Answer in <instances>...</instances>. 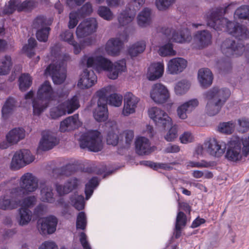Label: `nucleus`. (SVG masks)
<instances>
[{"instance_id":"nucleus-24","label":"nucleus","mask_w":249,"mask_h":249,"mask_svg":"<svg viewBox=\"0 0 249 249\" xmlns=\"http://www.w3.org/2000/svg\"><path fill=\"white\" fill-rule=\"evenodd\" d=\"M13 189L10 192V195H6L0 198V209L2 210L12 209L18 206L17 197H20L19 196H16L12 193Z\"/></svg>"},{"instance_id":"nucleus-1","label":"nucleus","mask_w":249,"mask_h":249,"mask_svg":"<svg viewBox=\"0 0 249 249\" xmlns=\"http://www.w3.org/2000/svg\"><path fill=\"white\" fill-rule=\"evenodd\" d=\"M234 5L231 3L224 7L216 8L208 13L206 17L208 26L217 31H225L239 40L249 38V31L246 26L229 21L222 16L228 12Z\"/></svg>"},{"instance_id":"nucleus-29","label":"nucleus","mask_w":249,"mask_h":249,"mask_svg":"<svg viewBox=\"0 0 249 249\" xmlns=\"http://www.w3.org/2000/svg\"><path fill=\"white\" fill-rule=\"evenodd\" d=\"M79 184V180L76 178H71L68 180L63 186L56 184V190L59 195L62 196L76 188Z\"/></svg>"},{"instance_id":"nucleus-37","label":"nucleus","mask_w":249,"mask_h":249,"mask_svg":"<svg viewBox=\"0 0 249 249\" xmlns=\"http://www.w3.org/2000/svg\"><path fill=\"white\" fill-rule=\"evenodd\" d=\"M12 63L10 55H5L0 59V75L7 74L10 71Z\"/></svg>"},{"instance_id":"nucleus-44","label":"nucleus","mask_w":249,"mask_h":249,"mask_svg":"<svg viewBox=\"0 0 249 249\" xmlns=\"http://www.w3.org/2000/svg\"><path fill=\"white\" fill-rule=\"evenodd\" d=\"M186 223V216L185 214L182 212H179L177 216L175 226L176 238H178L179 236L180 230L182 227L185 226Z\"/></svg>"},{"instance_id":"nucleus-11","label":"nucleus","mask_w":249,"mask_h":249,"mask_svg":"<svg viewBox=\"0 0 249 249\" xmlns=\"http://www.w3.org/2000/svg\"><path fill=\"white\" fill-rule=\"evenodd\" d=\"M98 24L96 18H89L81 22L77 26L76 35L78 39L89 36L96 31Z\"/></svg>"},{"instance_id":"nucleus-63","label":"nucleus","mask_w":249,"mask_h":249,"mask_svg":"<svg viewBox=\"0 0 249 249\" xmlns=\"http://www.w3.org/2000/svg\"><path fill=\"white\" fill-rule=\"evenodd\" d=\"M211 163L204 160L200 161H189L187 162V166L191 168H208Z\"/></svg>"},{"instance_id":"nucleus-19","label":"nucleus","mask_w":249,"mask_h":249,"mask_svg":"<svg viewBox=\"0 0 249 249\" xmlns=\"http://www.w3.org/2000/svg\"><path fill=\"white\" fill-rule=\"evenodd\" d=\"M126 40V36H120L119 38H112L109 39L105 47L106 52L111 55H118L122 48L123 41H125Z\"/></svg>"},{"instance_id":"nucleus-27","label":"nucleus","mask_w":249,"mask_h":249,"mask_svg":"<svg viewBox=\"0 0 249 249\" xmlns=\"http://www.w3.org/2000/svg\"><path fill=\"white\" fill-rule=\"evenodd\" d=\"M164 70L163 62H157L151 64L148 68L147 76L148 79L153 81L157 79L163 75Z\"/></svg>"},{"instance_id":"nucleus-61","label":"nucleus","mask_w":249,"mask_h":249,"mask_svg":"<svg viewBox=\"0 0 249 249\" xmlns=\"http://www.w3.org/2000/svg\"><path fill=\"white\" fill-rule=\"evenodd\" d=\"M175 1L176 0H156V5L159 10H165Z\"/></svg>"},{"instance_id":"nucleus-47","label":"nucleus","mask_w":249,"mask_h":249,"mask_svg":"<svg viewBox=\"0 0 249 249\" xmlns=\"http://www.w3.org/2000/svg\"><path fill=\"white\" fill-rule=\"evenodd\" d=\"M159 53L161 56H174L176 54V52L173 49L172 44L168 43L160 48Z\"/></svg>"},{"instance_id":"nucleus-16","label":"nucleus","mask_w":249,"mask_h":249,"mask_svg":"<svg viewBox=\"0 0 249 249\" xmlns=\"http://www.w3.org/2000/svg\"><path fill=\"white\" fill-rule=\"evenodd\" d=\"M57 222V219L53 215L42 218L38 221V230L42 234L53 233L56 230Z\"/></svg>"},{"instance_id":"nucleus-25","label":"nucleus","mask_w":249,"mask_h":249,"mask_svg":"<svg viewBox=\"0 0 249 249\" xmlns=\"http://www.w3.org/2000/svg\"><path fill=\"white\" fill-rule=\"evenodd\" d=\"M194 40L198 49H202L212 43V35L207 31L203 30L197 32L194 36Z\"/></svg>"},{"instance_id":"nucleus-55","label":"nucleus","mask_w":249,"mask_h":249,"mask_svg":"<svg viewBox=\"0 0 249 249\" xmlns=\"http://www.w3.org/2000/svg\"><path fill=\"white\" fill-rule=\"evenodd\" d=\"M73 166L71 164H68L61 168H56L53 170V176L57 175L58 176H70L72 173Z\"/></svg>"},{"instance_id":"nucleus-42","label":"nucleus","mask_w":249,"mask_h":249,"mask_svg":"<svg viewBox=\"0 0 249 249\" xmlns=\"http://www.w3.org/2000/svg\"><path fill=\"white\" fill-rule=\"evenodd\" d=\"M19 88L21 91L26 90L32 84L31 76L27 73H23L19 77Z\"/></svg>"},{"instance_id":"nucleus-40","label":"nucleus","mask_w":249,"mask_h":249,"mask_svg":"<svg viewBox=\"0 0 249 249\" xmlns=\"http://www.w3.org/2000/svg\"><path fill=\"white\" fill-rule=\"evenodd\" d=\"M19 219L18 220L20 225H27L31 220L32 212L28 209L21 208L19 210Z\"/></svg>"},{"instance_id":"nucleus-12","label":"nucleus","mask_w":249,"mask_h":249,"mask_svg":"<svg viewBox=\"0 0 249 249\" xmlns=\"http://www.w3.org/2000/svg\"><path fill=\"white\" fill-rule=\"evenodd\" d=\"M150 97L157 104H163L169 98L170 94L167 88L160 83H157L152 87Z\"/></svg>"},{"instance_id":"nucleus-41","label":"nucleus","mask_w":249,"mask_h":249,"mask_svg":"<svg viewBox=\"0 0 249 249\" xmlns=\"http://www.w3.org/2000/svg\"><path fill=\"white\" fill-rule=\"evenodd\" d=\"M112 87L108 86L106 87L103 88L96 92V96L98 98L97 104L99 105H107V95L111 90Z\"/></svg>"},{"instance_id":"nucleus-59","label":"nucleus","mask_w":249,"mask_h":249,"mask_svg":"<svg viewBox=\"0 0 249 249\" xmlns=\"http://www.w3.org/2000/svg\"><path fill=\"white\" fill-rule=\"evenodd\" d=\"M123 96L117 93L111 94L108 99V104L114 107H120L122 103Z\"/></svg>"},{"instance_id":"nucleus-7","label":"nucleus","mask_w":249,"mask_h":249,"mask_svg":"<svg viewBox=\"0 0 249 249\" xmlns=\"http://www.w3.org/2000/svg\"><path fill=\"white\" fill-rule=\"evenodd\" d=\"M222 53L228 57H237L240 56L243 53L249 63V44L245 45L241 42L230 39H226L221 45Z\"/></svg>"},{"instance_id":"nucleus-32","label":"nucleus","mask_w":249,"mask_h":249,"mask_svg":"<svg viewBox=\"0 0 249 249\" xmlns=\"http://www.w3.org/2000/svg\"><path fill=\"white\" fill-rule=\"evenodd\" d=\"M137 10H131L130 8L122 12L118 17V21L122 26L127 25L131 22L136 14Z\"/></svg>"},{"instance_id":"nucleus-10","label":"nucleus","mask_w":249,"mask_h":249,"mask_svg":"<svg viewBox=\"0 0 249 249\" xmlns=\"http://www.w3.org/2000/svg\"><path fill=\"white\" fill-rule=\"evenodd\" d=\"M242 157L240 138L232 137L228 143L225 158L228 160L236 162L240 160Z\"/></svg>"},{"instance_id":"nucleus-2","label":"nucleus","mask_w":249,"mask_h":249,"mask_svg":"<svg viewBox=\"0 0 249 249\" xmlns=\"http://www.w3.org/2000/svg\"><path fill=\"white\" fill-rule=\"evenodd\" d=\"M82 62L83 63H86L88 68L92 67L99 72L103 71H107L108 77L113 80L118 78L119 73L126 70V61L124 59L112 63L109 59L101 55H85Z\"/></svg>"},{"instance_id":"nucleus-31","label":"nucleus","mask_w":249,"mask_h":249,"mask_svg":"<svg viewBox=\"0 0 249 249\" xmlns=\"http://www.w3.org/2000/svg\"><path fill=\"white\" fill-rule=\"evenodd\" d=\"M62 105L66 114H71L80 107L79 98L74 95L62 103Z\"/></svg>"},{"instance_id":"nucleus-36","label":"nucleus","mask_w":249,"mask_h":249,"mask_svg":"<svg viewBox=\"0 0 249 249\" xmlns=\"http://www.w3.org/2000/svg\"><path fill=\"white\" fill-rule=\"evenodd\" d=\"M146 47V43L144 41L137 42L132 45L128 49V53L131 57H135L143 52Z\"/></svg>"},{"instance_id":"nucleus-22","label":"nucleus","mask_w":249,"mask_h":249,"mask_svg":"<svg viewBox=\"0 0 249 249\" xmlns=\"http://www.w3.org/2000/svg\"><path fill=\"white\" fill-rule=\"evenodd\" d=\"M81 125L78 114L69 116L61 122L59 130L62 132L70 131L77 128Z\"/></svg>"},{"instance_id":"nucleus-50","label":"nucleus","mask_w":249,"mask_h":249,"mask_svg":"<svg viewBox=\"0 0 249 249\" xmlns=\"http://www.w3.org/2000/svg\"><path fill=\"white\" fill-rule=\"evenodd\" d=\"M97 13L100 17L106 20L110 21L113 18V13L110 9L107 6H99Z\"/></svg>"},{"instance_id":"nucleus-49","label":"nucleus","mask_w":249,"mask_h":249,"mask_svg":"<svg viewBox=\"0 0 249 249\" xmlns=\"http://www.w3.org/2000/svg\"><path fill=\"white\" fill-rule=\"evenodd\" d=\"M70 200L72 205L77 210H81L84 209L85 202L84 198L83 196L75 194L71 196Z\"/></svg>"},{"instance_id":"nucleus-64","label":"nucleus","mask_w":249,"mask_h":249,"mask_svg":"<svg viewBox=\"0 0 249 249\" xmlns=\"http://www.w3.org/2000/svg\"><path fill=\"white\" fill-rule=\"evenodd\" d=\"M60 37L61 40L67 42L69 44L73 43L74 40L73 33L69 30L62 32L60 35Z\"/></svg>"},{"instance_id":"nucleus-54","label":"nucleus","mask_w":249,"mask_h":249,"mask_svg":"<svg viewBox=\"0 0 249 249\" xmlns=\"http://www.w3.org/2000/svg\"><path fill=\"white\" fill-rule=\"evenodd\" d=\"M50 114L52 119H56L63 115H66V113L62 104H61L56 107L51 108Z\"/></svg>"},{"instance_id":"nucleus-60","label":"nucleus","mask_w":249,"mask_h":249,"mask_svg":"<svg viewBox=\"0 0 249 249\" xmlns=\"http://www.w3.org/2000/svg\"><path fill=\"white\" fill-rule=\"evenodd\" d=\"M28 42V45L23 46V51L27 53L29 57H31L34 54L33 49L36 46V42L35 39L33 38H30Z\"/></svg>"},{"instance_id":"nucleus-33","label":"nucleus","mask_w":249,"mask_h":249,"mask_svg":"<svg viewBox=\"0 0 249 249\" xmlns=\"http://www.w3.org/2000/svg\"><path fill=\"white\" fill-rule=\"evenodd\" d=\"M97 107L93 112L94 118L98 122H104L108 118L107 105L97 104Z\"/></svg>"},{"instance_id":"nucleus-46","label":"nucleus","mask_w":249,"mask_h":249,"mask_svg":"<svg viewBox=\"0 0 249 249\" xmlns=\"http://www.w3.org/2000/svg\"><path fill=\"white\" fill-rule=\"evenodd\" d=\"M119 130L117 128L109 131L107 136V142L109 145H116L119 142Z\"/></svg>"},{"instance_id":"nucleus-62","label":"nucleus","mask_w":249,"mask_h":249,"mask_svg":"<svg viewBox=\"0 0 249 249\" xmlns=\"http://www.w3.org/2000/svg\"><path fill=\"white\" fill-rule=\"evenodd\" d=\"M141 164L149 166L152 168L157 170L158 169H170V166L165 163H156L149 161H141Z\"/></svg>"},{"instance_id":"nucleus-20","label":"nucleus","mask_w":249,"mask_h":249,"mask_svg":"<svg viewBox=\"0 0 249 249\" xmlns=\"http://www.w3.org/2000/svg\"><path fill=\"white\" fill-rule=\"evenodd\" d=\"M187 65V61L182 58H173L167 64V71L171 74H178L186 68Z\"/></svg>"},{"instance_id":"nucleus-13","label":"nucleus","mask_w":249,"mask_h":249,"mask_svg":"<svg viewBox=\"0 0 249 249\" xmlns=\"http://www.w3.org/2000/svg\"><path fill=\"white\" fill-rule=\"evenodd\" d=\"M41 135L38 148L43 151L49 150L59 143L56 134L50 130L42 131Z\"/></svg>"},{"instance_id":"nucleus-17","label":"nucleus","mask_w":249,"mask_h":249,"mask_svg":"<svg viewBox=\"0 0 249 249\" xmlns=\"http://www.w3.org/2000/svg\"><path fill=\"white\" fill-rule=\"evenodd\" d=\"M167 38L178 43H183L189 41L191 39L190 31L185 28L180 31H172L170 29L167 28L164 31Z\"/></svg>"},{"instance_id":"nucleus-15","label":"nucleus","mask_w":249,"mask_h":249,"mask_svg":"<svg viewBox=\"0 0 249 249\" xmlns=\"http://www.w3.org/2000/svg\"><path fill=\"white\" fill-rule=\"evenodd\" d=\"M140 99L130 92H128L124 96V104L122 114L124 116L135 112Z\"/></svg>"},{"instance_id":"nucleus-30","label":"nucleus","mask_w":249,"mask_h":249,"mask_svg":"<svg viewBox=\"0 0 249 249\" xmlns=\"http://www.w3.org/2000/svg\"><path fill=\"white\" fill-rule=\"evenodd\" d=\"M198 79L201 86L206 88L212 84L213 74L209 69H201L198 72Z\"/></svg>"},{"instance_id":"nucleus-38","label":"nucleus","mask_w":249,"mask_h":249,"mask_svg":"<svg viewBox=\"0 0 249 249\" xmlns=\"http://www.w3.org/2000/svg\"><path fill=\"white\" fill-rule=\"evenodd\" d=\"M53 20L51 18L47 19L43 16H38L36 17L34 20L32 26L35 29H39L44 27H48Z\"/></svg>"},{"instance_id":"nucleus-8","label":"nucleus","mask_w":249,"mask_h":249,"mask_svg":"<svg viewBox=\"0 0 249 249\" xmlns=\"http://www.w3.org/2000/svg\"><path fill=\"white\" fill-rule=\"evenodd\" d=\"M20 187L13 189L12 193L16 196L23 197L30 193L35 191L38 186V180L30 173L23 175L20 179Z\"/></svg>"},{"instance_id":"nucleus-6","label":"nucleus","mask_w":249,"mask_h":249,"mask_svg":"<svg viewBox=\"0 0 249 249\" xmlns=\"http://www.w3.org/2000/svg\"><path fill=\"white\" fill-rule=\"evenodd\" d=\"M79 142L81 148H87L94 152L100 151L103 148L102 136L97 130H90L83 133Z\"/></svg>"},{"instance_id":"nucleus-28","label":"nucleus","mask_w":249,"mask_h":249,"mask_svg":"<svg viewBox=\"0 0 249 249\" xmlns=\"http://www.w3.org/2000/svg\"><path fill=\"white\" fill-rule=\"evenodd\" d=\"M25 136V131L22 128L17 127L11 130L6 135V140L11 144L17 143L23 139Z\"/></svg>"},{"instance_id":"nucleus-53","label":"nucleus","mask_w":249,"mask_h":249,"mask_svg":"<svg viewBox=\"0 0 249 249\" xmlns=\"http://www.w3.org/2000/svg\"><path fill=\"white\" fill-rule=\"evenodd\" d=\"M15 100L13 98L10 97L6 101L2 108V114L3 116H6L10 113L15 107Z\"/></svg>"},{"instance_id":"nucleus-43","label":"nucleus","mask_w":249,"mask_h":249,"mask_svg":"<svg viewBox=\"0 0 249 249\" xmlns=\"http://www.w3.org/2000/svg\"><path fill=\"white\" fill-rule=\"evenodd\" d=\"M99 181L97 177H93L85 185V193L86 199H89L93 194L94 189L98 185Z\"/></svg>"},{"instance_id":"nucleus-14","label":"nucleus","mask_w":249,"mask_h":249,"mask_svg":"<svg viewBox=\"0 0 249 249\" xmlns=\"http://www.w3.org/2000/svg\"><path fill=\"white\" fill-rule=\"evenodd\" d=\"M205 148L210 155L215 157L221 156L225 151L226 144L223 142H218L215 138L210 139L204 143Z\"/></svg>"},{"instance_id":"nucleus-52","label":"nucleus","mask_w":249,"mask_h":249,"mask_svg":"<svg viewBox=\"0 0 249 249\" xmlns=\"http://www.w3.org/2000/svg\"><path fill=\"white\" fill-rule=\"evenodd\" d=\"M18 201V206H20L21 208H25L28 209L34 206L36 201V197L35 196H29L20 201L18 197H17Z\"/></svg>"},{"instance_id":"nucleus-23","label":"nucleus","mask_w":249,"mask_h":249,"mask_svg":"<svg viewBox=\"0 0 249 249\" xmlns=\"http://www.w3.org/2000/svg\"><path fill=\"white\" fill-rule=\"evenodd\" d=\"M199 104L196 99H191L179 106L177 109L178 117L182 120L187 118V114L191 112Z\"/></svg>"},{"instance_id":"nucleus-21","label":"nucleus","mask_w":249,"mask_h":249,"mask_svg":"<svg viewBox=\"0 0 249 249\" xmlns=\"http://www.w3.org/2000/svg\"><path fill=\"white\" fill-rule=\"evenodd\" d=\"M136 152L139 155H146L150 154L155 149L151 147L149 140L144 137H139L135 141Z\"/></svg>"},{"instance_id":"nucleus-58","label":"nucleus","mask_w":249,"mask_h":249,"mask_svg":"<svg viewBox=\"0 0 249 249\" xmlns=\"http://www.w3.org/2000/svg\"><path fill=\"white\" fill-rule=\"evenodd\" d=\"M92 12L93 9L91 4L89 2H86L77 12L80 17L83 18L89 15Z\"/></svg>"},{"instance_id":"nucleus-39","label":"nucleus","mask_w":249,"mask_h":249,"mask_svg":"<svg viewBox=\"0 0 249 249\" xmlns=\"http://www.w3.org/2000/svg\"><path fill=\"white\" fill-rule=\"evenodd\" d=\"M234 18L249 21V5H243L238 7L234 12Z\"/></svg>"},{"instance_id":"nucleus-26","label":"nucleus","mask_w":249,"mask_h":249,"mask_svg":"<svg viewBox=\"0 0 249 249\" xmlns=\"http://www.w3.org/2000/svg\"><path fill=\"white\" fill-rule=\"evenodd\" d=\"M40 199L42 201L52 203L54 202L53 187L47 181L40 182Z\"/></svg>"},{"instance_id":"nucleus-34","label":"nucleus","mask_w":249,"mask_h":249,"mask_svg":"<svg viewBox=\"0 0 249 249\" xmlns=\"http://www.w3.org/2000/svg\"><path fill=\"white\" fill-rule=\"evenodd\" d=\"M151 11L148 8H144L138 15L137 21L138 25L142 27L149 25L151 20Z\"/></svg>"},{"instance_id":"nucleus-3","label":"nucleus","mask_w":249,"mask_h":249,"mask_svg":"<svg viewBox=\"0 0 249 249\" xmlns=\"http://www.w3.org/2000/svg\"><path fill=\"white\" fill-rule=\"evenodd\" d=\"M231 94L227 88L213 87L204 93L207 103L206 112L210 116H214L220 111Z\"/></svg>"},{"instance_id":"nucleus-35","label":"nucleus","mask_w":249,"mask_h":249,"mask_svg":"<svg viewBox=\"0 0 249 249\" xmlns=\"http://www.w3.org/2000/svg\"><path fill=\"white\" fill-rule=\"evenodd\" d=\"M21 152L19 150L14 154L10 164V168L12 170H18L25 166Z\"/></svg>"},{"instance_id":"nucleus-45","label":"nucleus","mask_w":249,"mask_h":249,"mask_svg":"<svg viewBox=\"0 0 249 249\" xmlns=\"http://www.w3.org/2000/svg\"><path fill=\"white\" fill-rule=\"evenodd\" d=\"M190 83L186 80L178 82L175 86V92L177 95L185 94L190 88Z\"/></svg>"},{"instance_id":"nucleus-48","label":"nucleus","mask_w":249,"mask_h":249,"mask_svg":"<svg viewBox=\"0 0 249 249\" xmlns=\"http://www.w3.org/2000/svg\"><path fill=\"white\" fill-rule=\"evenodd\" d=\"M36 3L33 0H26L21 3L16 0L17 10L18 11H29L36 6Z\"/></svg>"},{"instance_id":"nucleus-51","label":"nucleus","mask_w":249,"mask_h":249,"mask_svg":"<svg viewBox=\"0 0 249 249\" xmlns=\"http://www.w3.org/2000/svg\"><path fill=\"white\" fill-rule=\"evenodd\" d=\"M235 124L232 121L220 123L218 127L219 132L226 134H231L233 132Z\"/></svg>"},{"instance_id":"nucleus-5","label":"nucleus","mask_w":249,"mask_h":249,"mask_svg":"<svg viewBox=\"0 0 249 249\" xmlns=\"http://www.w3.org/2000/svg\"><path fill=\"white\" fill-rule=\"evenodd\" d=\"M55 96L50 83L45 81L38 89L36 98L33 101L34 114L40 115L49 107L50 102L55 100Z\"/></svg>"},{"instance_id":"nucleus-18","label":"nucleus","mask_w":249,"mask_h":249,"mask_svg":"<svg viewBox=\"0 0 249 249\" xmlns=\"http://www.w3.org/2000/svg\"><path fill=\"white\" fill-rule=\"evenodd\" d=\"M97 77L93 71L86 69L81 75L77 84L78 87L81 89L91 88L97 82Z\"/></svg>"},{"instance_id":"nucleus-56","label":"nucleus","mask_w":249,"mask_h":249,"mask_svg":"<svg viewBox=\"0 0 249 249\" xmlns=\"http://www.w3.org/2000/svg\"><path fill=\"white\" fill-rule=\"evenodd\" d=\"M36 32V36L39 41L46 42L48 40V35L50 28L48 27H44L38 29Z\"/></svg>"},{"instance_id":"nucleus-57","label":"nucleus","mask_w":249,"mask_h":249,"mask_svg":"<svg viewBox=\"0 0 249 249\" xmlns=\"http://www.w3.org/2000/svg\"><path fill=\"white\" fill-rule=\"evenodd\" d=\"M87 225V217L84 212H80L77 217L76 228L77 229L84 230Z\"/></svg>"},{"instance_id":"nucleus-4","label":"nucleus","mask_w":249,"mask_h":249,"mask_svg":"<svg viewBox=\"0 0 249 249\" xmlns=\"http://www.w3.org/2000/svg\"><path fill=\"white\" fill-rule=\"evenodd\" d=\"M60 48L58 45H55L51 48V54L55 57L58 58L55 64H50L46 69V75L51 76L52 80L55 84H61L64 82L66 78V69L65 61L70 59L68 54H64L63 56L59 54Z\"/></svg>"},{"instance_id":"nucleus-9","label":"nucleus","mask_w":249,"mask_h":249,"mask_svg":"<svg viewBox=\"0 0 249 249\" xmlns=\"http://www.w3.org/2000/svg\"><path fill=\"white\" fill-rule=\"evenodd\" d=\"M148 113L149 117L153 120L157 126L165 128L172 125L171 118L161 109L153 107L148 109Z\"/></svg>"}]
</instances>
